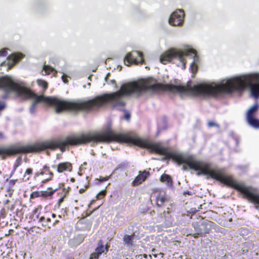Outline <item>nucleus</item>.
<instances>
[{
    "label": "nucleus",
    "mask_w": 259,
    "mask_h": 259,
    "mask_svg": "<svg viewBox=\"0 0 259 259\" xmlns=\"http://www.w3.org/2000/svg\"><path fill=\"white\" fill-rule=\"evenodd\" d=\"M132 94H135V81L123 84L119 91L97 96L88 100L69 101L55 97L37 95V97L33 98L35 100L30 108V112L34 113L37 104L40 102H44L50 106L54 107L57 113L64 111L89 112L102 107L108 102H112L113 107H123L125 103L122 100V97Z\"/></svg>",
    "instance_id": "f257e3e1"
},
{
    "label": "nucleus",
    "mask_w": 259,
    "mask_h": 259,
    "mask_svg": "<svg viewBox=\"0 0 259 259\" xmlns=\"http://www.w3.org/2000/svg\"><path fill=\"white\" fill-rule=\"evenodd\" d=\"M0 89L7 93L15 92L18 97L24 100L33 99L37 95L30 89L22 85L20 83L15 82L9 76L0 77Z\"/></svg>",
    "instance_id": "f03ea898"
},
{
    "label": "nucleus",
    "mask_w": 259,
    "mask_h": 259,
    "mask_svg": "<svg viewBox=\"0 0 259 259\" xmlns=\"http://www.w3.org/2000/svg\"><path fill=\"white\" fill-rule=\"evenodd\" d=\"M190 53H192L196 56V51L194 49L188 50L186 52H184L180 50L175 48L169 49L168 51L164 53L160 56V62L163 64H166L168 62L171 61L173 59H179L182 62L184 65H185V59L183 57L184 56H188Z\"/></svg>",
    "instance_id": "7ed1b4c3"
},
{
    "label": "nucleus",
    "mask_w": 259,
    "mask_h": 259,
    "mask_svg": "<svg viewBox=\"0 0 259 259\" xmlns=\"http://www.w3.org/2000/svg\"><path fill=\"white\" fill-rule=\"evenodd\" d=\"M54 177V174L50 167L47 165H44L39 171L34 174L33 178L35 181L40 182L42 185L52 181Z\"/></svg>",
    "instance_id": "20e7f679"
},
{
    "label": "nucleus",
    "mask_w": 259,
    "mask_h": 259,
    "mask_svg": "<svg viewBox=\"0 0 259 259\" xmlns=\"http://www.w3.org/2000/svg\"><path fill=\"white\" fill-rule=\"evenodd\" d=\"M19 154H26V145L23 146L11 145L8 147H0V156L4 160Z\"/></svg>",
    "instance_id": "39448f33"
},
{
    "label": "nucleus",
    "mask_w": 259,
    "mask_h": 259,
    "mask_svg": "<svg viewBox=\"0 0 259 259\" xmlns=\"http://www.w3.org/2000/svg\"><path fill=\"white\" fill-rule=\"evenodd\" d=\"M199 221L194 223V228L196 233L193 234L195 238L197 237L198 235L203 233H208L211 230L213 223L208 220H204L200 217Z\"/></svg>",
    "instance_id": "423d86ee"
},
{
    "label": "nucleus",
    "mask_w": 259,
    "mask_h": 259,
    "mask_svg": "<svg viewBox=\"0 0 259 259\" xmlns=\"http://www.w3.org/2000/svg\"><path fill=\"white\" fill-rule=\"evenodd\" d=\"M144 61L143 54L139 51H134L127 53L124 59V64L127 66H129L132 63L143 64Z\"/></svg>",
    "instance_id": "0eeeda50"
},
{
    "label": "nucleus",
    "mask_w": 259,
    "mask_h": 259,
    "mask_svg": "<svg viewBox=\"0 0 259 259\" xmlns=\"http://www.w3.org/2000/svg\"><path fill=\"white\" fill-rule=\"evenodd\" d=\"M185 16L184 11L182 10H177L175 11L169 19V23L172 26L181 25L184 22Z\"/></svg>",
    "instance_id": "6e6552de"
},
{
    "label": "nucleus",
    "mask_w": 259,
    "mask_h": 259,
    "mask_svg": "<svg viewBox=\"0 0 259 259\" xmlns=\"http://www.w3.org/2000/svg\"><path fill=\"white\" fill-rule=\"evenodd\" d=\"M52 167L53 168H56L58 173H62L65 171L71 172L73 168L72 163L68 161L60 162L57 165H52Z\"/></svg>",
    "instance_id": "1a4fd4ad"
},
{
    "label": "nucleus",
    "mask_w": 259,
    "mask_h": 259,
    "mask_svg": "<svg viewBox=\"0 0 259 259\" xmlns=\"http://www.w3.org/2000/svg\"><path fill=\"white\" fill-rule=\"evenodd\" d=\"M23 57L24 55L20 53H14L9 55L7 57V65L8 66L9 69H10L12 67H13L14 66L15 63L20 61Z\"/></svg>",
    "instance_id": "9d476101"
},
{
    "label": "nucleus",
    "mask_w": 259,
    "mask_h": 259,
    "mask_svg": "<svg viewBox=\"0 0 259 259\" xmlns=\"http://www.w3.org/2000/svg\"><path fill=\"white\" fill-rule=\"evenodd\" d=\"M150 176V172L146 170L139 171V175L135 178L133 182L134 186H138L144 182Z\"/></svg>",
    "instance_id": "9b49d317"
},
{
    "label": "nucleus",
    "mask_w": 259,
    "mask_h": 259,
    "mask_svg": "<svg viewBox=\"0 0 259 259\" xmlns=\"http://www.w3.org/2000/svg\"><path fill=\"white\" fill-rule=\"evenodd\" d=\"M108 247V246L107 245L104 247L103 243L100 241L98 243V246L96 249L95 252L91 254V259H93L94 258H98L99 256L102 253L107 252Z\"/></svg>",
    "instance_id": "f8f14e48"
},
{
    "label": "nucleus",
    "mask_w": 259,
    "mask_h": 259,
    "mask_svg": "<svg viewBox=\"0 0 259 259\" xmlns=\"http://www.w3.org/2000/svg\"><path fill=\"white\" fill-rule=\"evenodd\" d=\"M160 181L162 183H165L168 187H172L173 185V180L171 177L167 174H162L160 177Z\"/></svg>",
    "instance_id": "ddd939ff"
},
{
    "label": "nucleus",
    "mask_w": 259,
    "mask_h": 259,
    "mask_svg": "<svg viewBox=\"0 0 259 259\" xmlns=\"http://www.w3.org/2000/svg\"><path fill=\"white\" fill-rule=\"evenodd\" d=\"M58 190L59 188H57L53 189L52 187H49L47 190L40 192V196L45 198L52 197V196Z\"/></svg>",
    "instance_id": "4468645a"
},
{
    "label": "nucleus",
    "mask_w": 259,
    "mask_h": 259,
    "mask_svg": "<svg viewBox=\"0 0 259 259\" xmlns=\"http://www.w3.org/2000/svg\"><path fill=\"white\" fill-rule=\"evenodd\" d=\"M246 119L248 124L251 126L256 128H259V120L256 119L254 116L246 117Z\"/></svg>",
    "instance_id": "2eb2a0df"
},
{
    "label": "nucleus",
    "mask_w": 259,
    "mask_h": 259,
    "mask_svg": "<svg viewBox=\"0 0 259 259\" xmlns=\"http://www.w3.org/2000/svg\"><path fill=\"white\" fill-rule=\"evenodd\" d=\"M250 90L252 96L255 98L259 97V83L251 84Z\"/></svg>",
    "instance_id": "dca6fc26"
},
{
    "label": "nucleus",
    "mask_w": 259,
    "mask_h": 259,
    "mask_svg": "<svg viewBox=\"0 0 259 259\" xmlns=\"http://www.w3.org/2000/svg\"><path fill=\"white\" fill-rule=\"evenodd\" d=\"M258 105L257 103L254 104L247 111L246 118L253 117L254 116L255 113L257 111L258 109Z\"/></svg>",
    "instance_id": "f3484780"
},
{
    "label": "nucleus",
    "mask_w": 259,
    "mask_h": 259,
    "mask_svg": "<svg viewBox=\"0 0 259 259\" xmlns=\"http://www.w3.org/2000/svg\"><path fill=\"white\" fill-rule=\"evenodd\" d=\"M133 235H124L123 237V241L124 245L127 246H132L133 245Z\"/></svg>",
    "instance_id": "a211bd4d"
},
{
    "label": "nucleus",
    "mask_w": 259,
    "mask_h": 259,
    "mask_svg": "<svg viewBox=\"0 0 259 259\" xmlns=\"http://www.w3.org/2000/svg\"><path fill=\"white\" fill-rule=\"evenodd\" d=\"M165 200H166L165 197L163 195H161V194H159L156 197V201L157 205L159 207L162 206L164 204V203L165 202Z\"/></svg>",
    "instance_id": "6ab92c4d"
},
{
    "label": "nucleus",
    "mask_w": 259,
    "mask_h": 259,
    "mask_svg": "<svg viewBox=\"0 0 259 259\" xmlns=\"http://www.w3.org/2000/svg\"><path fill=\"white\" fill-rule=\"evenodd\" d=\"M64 186L65 184L64 183H59L57 188H59V189H62V194L64 195V196H67L71 190V188L70 187H68L66 188Z\"/></svg>",
    "instance_id": "aec40b11"
},
{
    "label": "nucleus",
    "mask_w": 259,
    "mask_h": 259,
    "mask_svg": "<svg viewBox=\"0 0 259 259\" xmlns=\"http://www.w3.org/2000/svg\"><path fill=\"white\" fill-rule=\"evenodd\" d=\"M14 209V205L13 202L7 200L2 210H5V209H7L8 210H12Z\"/></svg>",
    "instance_id": "412c9836"
},
{
    "label": "nucleus",
    "mask_w": 259,
    "mask_h": 259,
    "mask_svg": "<svg viewBox=\"0 0 259 259\" xmlns=\"http://www.w3.org/2000/svg\"><path fill=\"white\" fill-rule=\"evenodd\" d=\"M33 169L31 168H28L26 169L23 178L25 179V181H28L30 179V176L32 174Z\"/></svg>",
    "instance_id": "4be33fe9"
},
{
    "label": "nucleus",
    "mask_w": 259,
    "mask_h": 259,
    "mask_svg": "<svg viewBox=\"0 0 259 259\" xmlns=\"http://www.w3.org/2000/svg\"><path fill=\"white\" fill-rule=\"evenodd\" d=\"M37 84L39 86L42 87L44 90H46L48 88V82L43 79H37Z\"/></svg>",
    "instance_id": "5701e85b"
},
{
    "label": "nucleus",
    "mask_w": 259,
    "mask_h": 259,
    "mask_svg": "<svg viewBox=\"0 0 259 259\" xmlns=\"http://www.w3.org/2000/svg\"><path fill=\"white\" fill-rule=\"evenodd\" d=\"M43 70L45 72V75H49L51 73H52L54 71H55L54 69L52 67L49 66L44 65L43 66Z\"/></svg>",
    "instance_id": "b1692460"
},
{
    "label": "nucleus",
    "mask_w": 259,
    "mask_h": 259,
    "mask_svg": "<svg viewBox=\"0 0 259 259\" xmlns=\"http://www.w3.org/2000/svg\"><path fill=\"white\" fill-rule=\"evenodd\" d=\"M88 179L89 177H87V180L88 181L87 183L85 184L83 188H80L79 190V192L80 194H83V193H84L86 191V190L90 187V180H89Z\"/></svg>",
    "instance_id": "393cba45"
},
{
    "label": "nucleus",
    "mask_w": 259,
    "mask_h": 259,
    "mask_svg": "<svg viewBox=\"0 0 259 259\" xmlns=\"http://www.w3.org/2000/svg\"><path fill=\"white\" fill-rule=\"evenodd\" d=\"M190 69L191 70L192 73L193 74H195L198 70V66L195 63V62H193L191 65Z\"/></svg>",
    "instance_id": "a878e982"
},
{
    "label": "nucleus",
    "mask_w": 259,
    "mask_h": 259,
    "mask_svg": "<svg viewBox=\"0 0 259 259\" xmlns=\"http://www.w3.org/2000/svg\"><path fill=\"white\" fill-rule=\"evenodd\" d=\"M21 164V158L20 157H18L16 161V163H15L14 165V170L12 172V174L11 175V176L12 175L14 172V171L16 170V168Z\"/></svg>",
    "instance_id": "bb28decb"
},
{
    "label": "nucleus",
    "mask_w": 259,
    "mask_h": 259,
    "mask_svg": "<svg viewBox=\"0 0 259 259\" xmlns=\"http://www.w3.org/2000/svg\"><path fill=\"white\" fill-rule=\"evenodd\" d=\"M152 255L155 257H156L158 255V254L161 255V257H163L164 254L162 252H160L159 253H158V251L156 250V249H152Z\"/></svg>",
    "instance_id": "cd10ccee"
},
{
    "label": "nucleus",
    "mask_w": 259,
    "mask_h": 259,
    "mask_svg": "<svg viewBox=\"0 0 259 259\" xmlns=\"http://www.w3.org/2000/svg\"><path fill=\"white\" fill-rule=\"evenodd\" d=\"M15 189L14 187H8L7 192L10 197H11L14 192Z\"/></svg>",
    "instance_id": "c85d7f7f"
},
{
    "label": "nucleus",
    "mask_w": 259,
    "mask_h": 259,
    "mask_svg": "<svg viewBox=\"0 0 259 259\" xmlns=\"http://www.w3.org/2000/svg\"><path fill=\"white\" fill-rule=\"evenodd\" d=\"M96 203V201H95V200H93V201H92V202H91L90 203V204H89V207H90V208H92V209H93V210H94V211L97 210L99 208V206H100V205H98L97 206H96V207H94V208H92V206L94 203Z\"/></svg>",
    "instance_id": "c756f323"
},
{
    "label": "nucleus",
    "mask_w": 259,
    "mask_h": 259,
    "mask_svg": "<svg viewBox=\"0 0 259 259\" xmlns=\"http://www.w3.org/2000/svg\"><path fill=\"white\" fill-rule=\"evenodd\" d=\"M7 55V49H2L0 50V57H5Z\"/></svg>",
    "instance_id": "7c9ffc66"
},
{
    "label": "nucleus",
    "mask_w": 259,
    "mask_h": 259,
    "mask_svg": "<svg viewBox=\"0 0 259 259\" xmlns=\"http://www.w3.org/2000/svg\"><path fill=\"white\" fill-rule=\"evenodd\" d=\"M17 180H11L9 181V186L8 187H14L16 183L17 182Z\"/></svg>",
    "instance_id": "2f4dec72"
},
{
    "label": "nucleus",
    "mask_w": 259,
    "mask_h": 259,
    "mask_svg": "<svg viewBox=\"0 0 259 259\" xmlns=\"http://www.w3.org/2000/svg\"><path fill=\"white\" fill-rule=\"evenodd\" d=\"M124 118L126 120H129L131 118V114L128 112H125L124 114Z\"/></svg>",
    "instance_id": "473e14b6"
},
{
    "label": "nucleus",
    "mask_w": 259,
    "mask_h": 259,
    "mask_svg": "<svg viewBox=\"0 0 259 259\" xmlns=\"http://www.w3.org/2000/svg\"><path fill=\"white\" fill-rule=\"evenodd\" d=\"M207 125L209 127H212L217 126V124L213 121H209L207 122Z\"/></svg>",
    "instance_id": "72a5a7b5"
},
{
    "label": "nucleus",
    "mask_w": 259,
    "mask_h": 259,
    "mask_svg": "<svg viewBox=\"0 0 259 259\" xmlns=\"http://www.w3.org/2000/svg\"><path fill=\"white\" fill-rule=\"evenodd\" d=\"M39 193H40L38 191L33 192L31 194V197H37L40 196V194Z\"/></svg>",
    "instance_id": "f704fd0d"
},
{
    "label": "nucleus",
    "mask_w": 259,
    "mask_h": 259,
    "mask_svg": "<svg viewBox=\"0 0 259 259\" xmlns=\"http://www.w3.org/2000/svg\"><path fill=\"white\" fill-rule=\"evenodd\" d=\"M62 79L63 81L65 83H66L68 82V80L67 79V76L66 74H63L62 76Z\"/></svg>",
    "instance_id": "c9c22d12"
},
{
    "label": "nucleus",
    "mask_w": 259,
    "mask_h": 259,
    "mask_svg": "<svg viewBox=\"0 0 259 259\" xmlns=\"http://www.w3.org/2000/svg\"><path fill=\"white\" fill-rule=\"evenodd\" d=\"M108 179H109L108 177H100L99 180L101 182H103L107 181L108 180Z\"/></svg>",
    "instance_id": "e433bc0d"
},
{
    "label": "nucleus",
    "mask_w": 259,
    "mask_h": 259,
    "mask_svg": "<svg viewBox=\"0 0 259 259\" xmlns=\"http://www.w3.org/2000/svg\"><path fill=\"white\" fill-rule=\"evenodd\" d=\"M62 196L58 200V203L60 205L62 202H63L64 201V198L66 197V196H64V195L63 194H62Z\"/></svg>",
    "instance_id": "4c0bfd02"
},
{
    "label": "nucleus",
    "mask_w": 259,
    "mask_h": 259,
    "mask_svg": "<svg viewBox=\"0 0 259 259\" xmlns=\"http://www.w3.org/2000/svg\"><path fill=\"white\" fill-rule=\"evenodd\" d=\"M37 228H36V227H32L31 228H30L28 230V232L31 233L32 232H33L34 231H35V229H37Z\"/></svg>",
    "instance_id": "58836bf2"
},
{
    "label": "nucleus",
    "mask_w": 259,
    "mask_h": 259,
    "mask_svg": "<svg viewBox=\"0 0 259 259\" xmlns=\"http://www.w3.org/2000/svg\"><path fill=\"white\" fill-rule=\"evenodd\" d=\"M183 194L185 196H186V195H192V193L191 192H190V191H187L184 192Z\"/></svg>",
    "instance_id": "ea45409f"
},
{
    "label": "nucleus",
    "mask_w": 259,
    "mask_h": 259,
    "mask_svg": "<svg viewBox=\"0 0 259 259\" xmlns=\"http://www.w3.org/2000/svg\"><path fill=\"white\" fill-rule=\"evenodd\" d=\"M110 73H107L106 77H105V80L107 83H108V78H109V76H110Z\"/></svg>",
    "instance_id": "a19ab883"
},
{
    "label": "nucleus",
    "mask_w": 259,
    "mask_h": 259,
    "mask_svg": "<svg viewBox=\"0 0 259 259\" xmlns=\"http://www.w3.org/2000/svg\"><path fill=\"white\" fill-rule=\"evenodd\" d=\"M106 191H102L100 192L99 195H102L103 196H105L106 195Z\"/></svg>",
    "instance_id": "79ce46f5"
},
{
    "label": "nucleus",
    "mask_w": 259,
    "mask_h": 259,
    "mask_svg": "<svg viewBox=\"0 0 259 259\" xmlns=\"http://www.w3.org/2000/svg\"><path fill=\"white\" fill-rule=\"evenodd\" d=\"M110 83L112 84L115 85L116 84V81L114 79H112V80H111L110 81Z\"/></svg>",
    "instance_id": "37998d69"
},
{
    "label": "nucleus",
    "mask_w": 259,
    "mask_h": 259,
    "mask_svg": "<svg viewBox=\"0 0 259 259\" xmlns=\"http://www.w3.org/2000/svg\"><path fill=\"white\" fill-rule=\"evenodd\" d=\"M4 138L3 134L2 132H0V139H2Z\"/></svg>",
    "instance_id": "c03bdc74"
},
{
    "label": "nucleus",
    "mask_w": 259,
    "mask_h": 259,
    "mask_svg": "<svg viewBox=\"0 0 259 259\" xmlns=\"http://www.w3.org/2000/svg\"><path fill=\"white\" fill-rule=\"evenodd\" d=\"M71 181L72 182H75V179L74 178H71Z\"/></svg>",
    "instance_id": "a18cd8bd"
},
{
    "label": "nucleus",
    "mask_w": 259,
    "mask_h": 259,
    "mask_svg": "<svg viewBox=\"0 0 259 259\" xmlns=\"http://www.w3.org/2000/svg\"><path fill=\"white\" fill-rule=\"evenodd\" d=\"M52 217H53V218H54L55 217V216H56V215H55V214H53H53H52Z\"/></svg>",
    "instance_id": "49530a36"
},
{
    "label": "nucleus",
    "mask_w": 259,
    "mask_h": 259,
    "mask_svg": "<svg viewBox=\"0 0 259 259\" xmlns=\"http://www.w3.org/2000/svg\"><path fill=\"white\" fill-rule=\"evenodd\" d=\"M228 220H229V222H231L232 221V219L231 218V219H229Z\"/></svg>",
    "instance_id": "de8ad7c7"
},
{
    "label": "nucleus",
    "mask_w": 259,
    "mask_h": 259,
    "mask_svg": "<svg viewBox=\"0 0 259 259\" xmlns=\"http://www.w3.org/2000/svg\"><path fill=\"white\" fill-rule=\"evenodd\" d=\"M90 214H90H86V215H85V217H83V218H84L85 217H87V215H89Z\"/></svg>",
    "instance_id": "09e8293b"
},
{
    "label": "nucleus",
    "mask_w": 259,
    "mask_h": 259,
    "mask_svg": "<svg viewBox=\"0 0 259 259\" xmlns=\"http://www.w3.org/2000/svg\"><path fill=\"white\" fill-rule=\"evenodd\" d=\"M47 220H48V221H51V219H50V218H48V219H47Z\"/></svg>",
    "instance_id": "8fccbe9b"
}]
</instances>
